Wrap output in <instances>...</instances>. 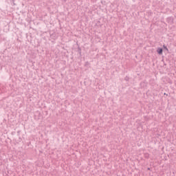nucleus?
<instances>
[{"instance_id": "f257e3e1", "label": "nucleus", "mask_w": 176, "mask_h": 176, "mask_svg": "<svg viewBox=\"0 0 176 176\" xmlns=\"http://www.w3.org/2000/svg\"><path fill=\"white\" fill-rule=\"evenodd\" d=\"M157 52L158 54H163V49H162V48H158L157 50Z\"/></svg>"}, {"instance_id": "f03ea898", "label": "nucleus", "mask_w": 176, "mask_h": 176, "mask_svg": "<svg viewBox=\"0 0 176 176\" xmlns=\"http://www.w3.org/2000/svg\"><path fill=\"white\" fill-rule=\"evenodd\" d=\"M164 48H165L166 50L168 51V49H167V47L166 45H164Z\"/></svg>"}]
</instances>
